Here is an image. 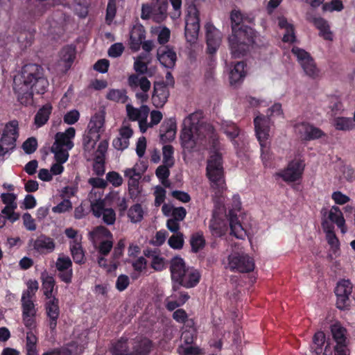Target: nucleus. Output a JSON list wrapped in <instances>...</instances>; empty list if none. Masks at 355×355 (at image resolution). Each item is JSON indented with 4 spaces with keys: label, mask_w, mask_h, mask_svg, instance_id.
I'll use <instances>...</instances> for the list:
<instances>
[{
    "label": "nucleus",
    "mask_w": 355,
    "mask_h": 355,
    "mask_svg": "<svg viewBox=\"0 0 355 355\" xmlns=\"http://www.w3.org/2000/svg\"><path fill=\"white\" fill-rule=\"evenodd\" d=\"M232 35L229 37V45L232 56L239 58L245 55L250 46L254 41V30L242 23V15L239 11L233 10L230 15Z\"/></svg>",
    "instance_id": "nucleus-1"
},
{
    "label": "nucleus",
    "mask_w": 355,
    "mask_h": 355,
    "mask_svg": "<svg viewBox=\"0 0 355 355\" xmlns=\"http://www.w3.org/2000/svg\"><path fill=\"white\" fill-rule=\"evenodd\" d=\"M170 272L173 291H178L180 286L186 288L196 287L201 279V273L194 267L186 265L184 260L174 257L170 263Z\"/></svg>",
    "instance_id": "nucleus-2"
},
{
    "label": "nucleus",
    "mask_w": 355,
    "mask_h": 355,
    "mask_svg": "<svg viewBox=\"0 0 355 355\" xmlns=\"http://www.w3.org/2000/svg\"><path fill=\"white\" fill-rule=\"evenodd\" d=\"M19 84L33 89L38 94H44L49 87L42 67L32 63L25 64L21 68Z\"/></svg>",
    "instance_id": "nucleus-3"
},
{
    "label": "nucleus",
    "mask_w": 355,
    "mask_h": 355,
    "mask_svg": "<svg viewBox=\"0 0 355 355\" xmlns=\"http://www.w3.org/2000/svg\"><path fill=\"white\" fill-rule=\"evenodd\" d=\"M206 175L210 181L211 187L217 196L226 189L223 157L220 153L215 152L207 160Z\"/></svg>",
    "instance_id": "nucleus-4"
},
{
    "label": "nucleus",
    "mask_w": 355,
    "mask_h": 355,
    "mask_svg": "<svg viewBox=\"0 0 355 355\" xmlns=\"http://www.w3.org/2000/svg\"><path fill=\"white\" fill-rule=\"evenodd\" d=\"M153 347V343L147 338L137 342L130 350L128 339L121 338L112 344L110 352L112 355H150Z\"/></svg>",
    "instance_id": "nucleus-5"
},
{
    "label": "nucleus",
    "mask_w": 355,
    "mask_h": 355,
    "mask_svg": "<svg viewBox=\"0 0 355 355\" xmlns=\"http://www.w3.org/2000/svg\"><path fill=\"white\" fill-rule=\"evenodd\" d=\"M291 52L297 58V62L306 76L313 79L319 76L320 70L309 52L298 46H293Z\"/></svg>",
    "instance_id": "nucleus-6"
},
{
    "label": "nucleus",
    "mask_w": 355,
    "mask_h": 355,
    "mask_svg": "<svg viewBox=\"0 0 355 355\" xmlns=\"http://www.w3.org/2000/svg\"><path fill=\"white\" fill-rule=\"evenodd\" d=\"M200 31V12L196 6L191 7L185 19L184 36L190 44L196 42Z\"/></svg>",
    "instance_id": "nucleus-7"
},
{
    "label": "nucleus",
    "mask_w": 355,
    "mask_h": 355,
    "mask_svg": "<svg viewBox=\"0 0 355 355\" xmlns=\"http://www.w3.org/2000/svg\"><path fill=\"white\" fill-rule=\"evenodd\" d=\"M194 116L195 114H191L184 119V127L181 130V146L183 149L187 150L188 153H191L193 151L197 144L193 135V130L194 129H196L195 127V123L193 121Z\"/></svg>",
    "instance_id": "nucleus-8"
},
{
    "label": "nucleus",
    "mask_w": 355,
    "mask_h": 355,
    "mask_svg": "<svg viewBox=\"0 0 355 355\" xmlns=\"http://www.w3.org/2000/svg\"><path fill=\"white\" fill-rule=\"evenodd\" d=\"M105 114L104 111H99L92 116L88 124V133L84 137L83 144L85 146L89 145L92 141H93L92 146H94L96 141L100 139V132L103 131Z\"/></svg>",
    "instance_id": "nucleus-9"
},
{
    "label": "nucleus",
    "mask_w": 355,
    "mask_h": 355,
    "mask_svg": "<svg viewBox=\"0 0 355 355\" xmlns=\"http://www.w3.org/2000/svg\"><path fill=\"white\" fill-rule=\"evenodd\" d=\"M228 268L232 272L248 273L254 268V259L245 254L232 253L227 257Z\"/></svg>",
    "instance_id": "nucleus-10"
},
{
    "label": "nucleus",
    "mask_w": 355,
    "mask_h": 355,
    "mask_svg": "<svg viewBox=\"0 0 355 355\" xmlns=\"http://www.w3.org/2000/svg\"><path fill=\"white\" fill-rule=\"evenodd\" d=\"M304 170V164L301 160L291 161L286 168L276 173L286 182H294L302 178Z\"/></svg>",
    "instance_id": "nucleus-11"
},
{
    "label": "nucleus",
    "mask_w": 355,
    "mask_h": 355,
    "mask_svg": "<svg viewBox=\"0 0 355 355\" xmlns=\"http://www.w3.org/2000/svg\"><path fill=\"white\" fill-rule=\"evenodd\" d=\"M352 288V284L349 279H342L337 283L335 293L337 297L336 305L339 309H345L349 305Z\"/></svg>",
    "instance_id": "nucleus-12"
},
{
    "label": "nucleus",
    "mask_w": 355,
    "mask_h": 355,
    "mask_svg": "<svg viewBox=\"0 0 355 355\" xmlns=\"http://www.w3.org/2000/svg\"><path fill=\"white\" fill-rule=\"evenodd\" d=\"M254 125L256 137L259 142L261 149L268 148V139L269 137L270 127L268 119L264 116H257L254 119Z\"/></svg>",
    "instance_id": "nucleus-13"
},
{
    "label": "nucleus",
    "mask_w": 355,
    "mask_h": 355,
    "mask_svg": "<svg viewBox=\"0 0 355 355\" xmlns=\"http://www.w3.org/2000/svg\"><path fill=\"white\" fill-rule=\"evenodd\" d=\"M207 53L210 55H214L221 43V33L210 23L205 25Z\"/></svg>",
    "instance_id": "nucleus-14"
},
{
    "label": "nucleus",
    "mask_w": 355,
    "mask_h": 355,
    "mask_svg": "<svg viewBox=\"0 0 355 355\" xmlns=\"http://www.w3.org/2000/svg\"><path fill=\"white\" fill-rule=\"evenodd\" d=\"M28 245L33 246V249L40 254L51 253L55 248L54 240L43 234L37 236L36 239H30Z\"/></svg>",
    "instance_id": "nucleus-15"
},
{
    "label": "nucleus",
    "mask_w": 355,
    "mask_h": 355,
    "mask_svg": "<svg viewBox=\"0 0 355 355\" xmlns=\"http://www.w3.org/2000/svg\"><path fill=\"white\" fill-rule=\"evenodd\" d=\"M44 308L49 321V329L51 331H54L57 327L58 320L60 313L58 298L51 297V299L46 300Z\"/></svg>",
    "instance_id": "nucleus-16"
},
{
    "label": "nucleus",
    "mask_w": 355,
    "mask_h": 355,
    "mask_svg": "<svg viewBox=\"0 0 355 355\" xmlns=\"http://www.w3.org/2000/svg\"><path fill=\"white\" fill-rule=\"evenodd\" d=\"M209 229L212 236L222 237L227 231V220L224 216H220L217 211H214L209 220Z\"/></svg>",
    "instance_id": "nucleus-17"
},
{
    "label": "nucleus",
    "mask_w": 355,
    "mask_h": 355,
    "mask_svg": "<svg viewBox=\"0 0 355 355\" xmlns=\"http://www.w3.org/2000/svg\"><path fill=\"white\" fill-rule=\"evenodd\" d=\"M76 130L73 127L68 128L64 132H58L55 135V142L53 144L55 148L65 147L71 150L73 147L72 139L75 137Z\"/></svg>",
    "instance_id": "nucleus-18"
},
{
    "label": "nucleus",
    "mask_w": 355,
    "mask_h": 355,
    "mask_svg": "<svg viewBox=\"0 0 355 355\" xmlns=\"http://www.w3.org/2000/svg\"><path fill=\"white\" fill-rule=\"evenodd\" d=\"M169 90L164 83H155L152 102L155 107H162L168 101Z\"/></svg>",
    "instance_id": "nucleus-19"
},
{
    "label": "nucleus",
    "mask_w": 355,
    "mask_h": 355,
    "mask_svg": "<svg viewBox=\"0 0 355 355\" xmlns=\"http://www.w3.org/2000/svg\"><path fill=\"white\" fill-rule=\"evenodd\" d=\"M157 58L161 64L168 69H172L177 60L176 53L168 46L159 47L157 51Z\"/></svg>",
    "instance_id": "nucleus-20"
},
{
    "label": "nucleus",
    "mask_w": 355,
    "mask_h": 355,
    "mask_svg": "<svg viewBox=\"0 0 355 355\" xmlns=\"http://www.w3.org/2000/svg\"><path fill=\"white\" fill-rule=\"evenodd\" d=\"M176 121L175 119L171 118L165 120L159 128V139L163 144L172 141L176 134Z\"/></svg>",
    "instance_id": "nucleus-21"
},
{
    "label": "nucleus",
    "mask_w": 355,
    "mask_h": 355,
    "mask_svg": "<svg viewBox=\"0 0 355 355\" xmlns=\"http://www.w3.org/2000/svg\"><path fill=\"white\" fill-rule=\"evenodd\" d=\"M17 122L12 121L6 125L0 139V144L12 150L15 147Z\"/></svg>",
    "instance_id": "nucleus-22"
},
{
    "label": "nucleus",
    "mask_w": 355,
    "mask_h": 355,
    "mask_svg": "<svg viewBox=\"0 0 355 355\" xmlns=\"http://www.w3.org/2000/svg\"><path fill=\"white\" fill-rule=\"evenodd\" d=\"M13 89L17 95V101L21 105L25 106L32 105L33 102V94L35 93V91L21 84H19L15 79L14 80Z\"/></svg>",
    "instance_id": "nucleus-23"
},
{
    "label": "nucleus",
    "mask_w": 355,
    "mask_h": 355,
    "mask_svg": "<svg viewBox=\"0 0 355 355\" xmlns=\"http://www.w3.org/2000/svg\"><path fill=\"white\" fill-rule=\"evenodd\" d=\"M145 37L144 27L141 24L135 25L130 31V48L134 51H139Z\"/></svg>",
    "instance_id": "nucleus-24"
},
{
    "label": "nucleus",
    "mask_w": 355,
    "mask_h": 355,
    "mask_svg": "<svg viewBox=\"0 0 355 355\" xmlns=\"http://www.w3.org/2000/svg\"><path fill=\"white\" fill-rule=\"evenodd\" d=\"M311 21L313 24L315 28L320 31V36L322 37L325 40H333V33L330 31V26L328 21L325 19L321 17H313Z\"/></svg>",
    "instance_id": "nucleus-25"
},
{
    "label": "nucleus",
    "mask_w": 355,
    "mask_h": 355,
    "mask_svg": "<svg viewBox=\"0 0 355 355\" xmlns=\"http://www.w3.org/2000/svg\"><path fill=\"white\" fill-rule=\"evenodd\" d=\"M53 110V106L48 103L42 105L37 112L34 117V123L37 128H41L49 121Z\"/></svg>",
    "instance_id": "nucleus-26"
},
{
    "label": "nucleus",
    "mask_w": 355,
    "mask_h": 355,
    "mask_svg": "<svg viewBox=\"0 0 355 355\" xmlns=\"http://www.w3.org/2000/svg\"><path fill=\"white\" fill-rule=\"evenodd\" d=\"M278 25L280 28L285 29L286 31L282 38L284 42L293 44L296 42L294 26L288 23L286 18L284 17L279 18Z\"/></svg>",
    "instance_id": "nucleus-27"
},
{
    "label": "nucleus",
    "mask_w": 355,
    "mask_h": 355,
    "mask_svg": "<svg viewBox=\"0 0 355 355\" xmlns=\"http://www.w3.org/2000/svg\"><path fill=\"white\" fill-rule=\"evenodd\" d=\"M128 85L132 90H135L137 87H140L141 91L148 92L150 88V82L145 77H139V75L132 74L128 79Z\"/></svg>",
    "instance_id": "nucleus-28"
},
{
    "label": "nucleus",
    "mask_w": 355,
    "mask_h": 355,
    "mask_svg": "<svg viewBox=\"0 0 355 355\" xmlns=\"http://www.w3.org/2000/svg\"><path fill=\"white\" fill-rule=\"evenodd\" d=\"M332 337L336 343V346L347 345V329L340 323H336L331 326Z\"/></svg>",
    "instance_id": "nucleus-29"
},
{
    "label": "nucleus",
    "mask_w": 355,
    "mask_h": 355,
    "mask_svg": "<svg viewBox=\"0 0 355 355\" xmlns=\"http://www.w3.org/2000/svg\"><path fill=\"white\" fill-rule=\"evenodd\" d=\"M22 315H36L37 309L32 300L30 291H25L21 296Z\"/></svg>",
    "instance_id": "nucleus-30"
},
{
    "label": "nucleus",
    "mask_w": 355,
    "mask_h": 355,
    "mask_svg": "<svg viewBox=\"0 0 355 355\" xmlns=\"http://www.w3.org/2000/svg\"><path fill=\"white\" fill-rule=\"evenodd\" d=\"M76 50L73 45H66L60 51V60L64 63L67 70L69 69L76 58Z\"/></svg>",
    "instance_id": "nucleus-31"
},
{
    "label": "nucleus",
    "mask_w": 355,
    "mask_h": 355,
    "mask_svg": "<svg viewBox=\"0 0 355 355\" xmlns=\"http://www.w3.org/2000/svg\"><path fill=\"white\" fill-rule=\"evenodd\" d=\"M328 218L340 229L342 233L345 234L346 232L345 220L338 207L333 206L331 208L329 212Z\"/></svg>",
    "instance_id": "nucleus-32"
},
{
    "label": "nucleus",
    "mask_w": 355,
    "mask_h": 355,
    "mask_svg": "<svg viewBox=\"0 0 355 355\" xmlns=\"http://www.w3.org/2000/svg\"><path fill=\"white\" fill-rule=\"evenodd\" d=\"M70 251L75 263L80 265L85 263V251L83 249L81 243L77 240H73L70 242Z\"/></svg>",
    "instance_id": "nucleus-33"
},
{
    "label": "nucleus",
    "mask_w": 355,
    "mask_h": 355,
    "mask_svg": "<svg viewBox=\"0 0 355 355\" xmlns=\"http://www.w3.org/2000/svg\"><path fill=\"white\" fill-rule=\"evenodd\" d=\"M42 286L44 291V295L45 296L46 299L48 300L51 299V297H56L53 295V291L55 284V281L53 277L48 275L46 273H42Z\"/></svg>",
    "instance_id": "nucleus-34"
},
{
    "label": "nucleus",
    "mask_w": 355,
    "mask_h": 355,
    "mask_svg": "<svg viewBox=\"0 0 355 355\" xmlns=\"http://www.w3.org/2000/svg\"><path fill=\"white\" fill-rule=\"evenodd\" d=\"M246 64L243 61L235 63L230 73V80L232 85L236 84L245 76V67Z\"/></svg>",
    "instance_id": "nucleus-35"
},
{
    "label": "nucleus",
    "mask_w": 355,
    "mask_h": 355,
    "mask_svg": "<svg viewBox=\"0 0 355 355\" xmlns=\"http://www.w3.org/2000/svg\"><path fill=\"white\" fill-rule=\"evenodd\" d=\"M230 234L237 239H243L246 235V231L243 229L239 219L235 216H232L229 221Z\"/></svg>",
    "instance_id": "nucleus-36"
},
{
    "label": "nucleus",
    "mask_w": 355,
    "mask_h": 355,
    "mask_svg": "<svg viewBox=\"0 0 355 355\" xmlns=\"http://www.w3.org/2000/svg\"><path fill=\"white\" fill-rule=\"evenodd\" d=\"M334 126L338 130L350 131L355 128V123L352 118L338 116L334 119Z\"/></svg>",
    "instance_id": "nucleus-37"
},
{
    "label": "nucleus",
    "mask_w": 355,
    "mask_h": 355,
    "mask_svg": "<svg viewBox=\"0 0 355 355\" xmlns=\"http://www.w3.org/2000/svg\"><path fill=\"white\" fill-rule=\"evenodd\" d=\"M191 251L194 253L198 252L205 245V239L202 232H196L191 235L190 239Z\"/></svg>",
    "instance_id": "nucleus-38"
},
{
    "label": "nucleus",
    "mask_w": 355,
    "mask_h": 355,
    "mask_svg": "<svg viewBox=\"0 0 355 355\" xmlns=\"http://www.w3.org/2000/svg\"><path fill=\"white\" fill-rule=\"evenodd\" d=\"M106 98L114 102L125 103L128 96L124 89H112L107 92Z\"/></svg>",
    "instance_id": "nucleus-39"
},
{
    "label": "nucleus",
    "mask_w": 355,
    "mask_h": 355,
    "mask_svg": "<svg viewBox=\"0 0 355 355\" xmlns=\"http://www.w3.org/2000/svg\"><path fill=\"white\" fill-rule=\"evenodd\" d=\"M128 216L133 223L140 222L144 218L141 205L139 203L132 205L128 210Z\"/></svg>",
    "instance_id": "nucleus-40"
},
{
    "label": "nucleus",
    "mask_w": 355,
    "mask_h": 355,
    "mask_svg": "<svg viewBox=\"0 0 355 355\" xmlns=\"http://www.w3.org/2000/svg\"><path fill=\"white\" fill-rule=\"evenodd\" d=\"M171 167V166H168V165L163 164V165L158 166L155 171L157 177L165 187H168L170 185L168 178L170 175L169 168Z\"/></svg>",
    "instance_id": "nucleus-41"
},
{
    "label": "nucleus",
    "mask_w": 355,
    "mask_h": 355,
    "mask_svg": "<svg viewBox=\"0 0 355 355\" xmlns=\"http://www.w3.org/2000/svg\"><path fill=\"white\" fill-rule=\"evenodd\" d=\"M72 261L68 256L60 255L55 262V268L58 272L72 270Z\"/></svg>",
    "instance_id": "nucleus-42"
},
{
    "label": "nucleus",
    "mask_w": 355,
    "mask_h": 355,
    "mask_svg": "<svg viewBox=\"0 0 355 355\" xmlns=\"http://www.w3.org/2000/svg\"><path fill=\"white\" fill-rule=\"evenodd\" d=\"M163 164L168 166L174 165V148L171 145H164L162 148Z\"/></svg>",
    "instance_id": "nucleus-43"
},
{
    "label": "nucleus",
    "mask_w": 355,
    "mask_h": 355,
    "mask_svg": "<svg viewBox=\"0 0 355 355\" xmlns=\"http://www.w3.org/2000/svg\"><path fill=\"white\" fill-rule=\"evenodd\" d=\"M325 341V335L322 331L316 332L313 338V343L315 345L314 352L317 355H320L322 352V346ZM313 349V347H312Z\"/></svg>",
    "instance_id": "nucleus-44"
},
{
    "label": "nucleus",
    "mask_w": 355,
    "mask_h": 355,
    "mask_svg": "<svg viewBox=\"0 0 355 355\" xmlns=\"http://www.w3.org/2000/svg\"><path fill=\"white\" fill-rule=\"evenodd\" d=\"M168 244L169 246L175 250H180L184 245V238L183 234L181 232H177L173 234L168 240Z\"/></svg>",
    "instance_id": "nucleus-45"
},
{
    "label": "nucleus",
    "mask_w": 355,
    "mask_h": 355,
    "mask_svg": "<svg viewBox=\"0 0 355 355\" xmlns=\"http://www.w3.org/2000/svg\"><path fill=\"white\" fill-rule=\"evenodd\" d=\"M69 150L62 148H55L53 146L51 148V151L54 154L55 159L57 162L65 163L69 158Z\"/></svg>",
    "instance_id": "nucleus-46"
},
{
    "label": "nucleus",
    "mask_w": 355,
    "mask_h": 355,
    "mask_svg": "<svg viewBox=\"0 0 355 355\" xmlns=\"http://www.w3.org/2000/svg\"><path fill=\"white\" fill-rule=\"evenodd\" d=\"M181 338L185 345H192L194 340L197 338L196 329H186L183 330Z\"/></svg>",
    "instance_id": "nucleus-47"
},
{
    "label": "nucleus",
    "mask_w": 355,
    "mask_h": 355,
    "mask_svg": "<svg viewBox=\"0 0 355 355\" xmlns=\"http://www.w3.org/2000/svg\"><path fill=\"white\" fill-rule=\"evenodd\" d=\"M125 248V239H119L114 248L111 258H112L113 259H116V260L120 261V259L123 256Z\"/></svg>",
    "instance_id": "nucleus-48"
},
{
    "label": "nucleus",
    "mask_w": 355,
    "mask_h": 355,
    "mask_svg": "<svg viewBox=\"0 0 355 355\" xmlns=\"http://www.w3.org/2000/svg\"><path fill=\"white\" fill-rule=\"evenodd\" d=\"M22 148L28 155L33 153L37 148V140L33 137L28 138L24 141Z\"/></svg>",
    "instance_id": "nucleus-49"
},
{
    "label": "nucleus",
    "mask_w": 355,
    "mask_h": 355,
    "mask_svg": "<svg viewBox=\"0 0 355 355\" xmlns=\"http://www.w3.org/2000/svg\"><path fill=\"white\" fill-rule=\"evenodd\" d=\"M116 13V6L115 0H109L106 9V15L105 20L108 24H110L111 22L115 17Z\"/></svg>",
    "instance_id": "nucleus-50"
},
{
    "label": "nucleus",
    "mask_w": 355,
    "mask_h": 355,
    "mask_svg": "<svg viewBox=\"0 0 355 355\" xmlns=\"http://www.w3.org/2000/svg\"><path fill=\"white\" fill-rule=\"evenodd\" d=\"M72 209V203L69 199H64L52 208V211L62 214Z\"/></svg>",
    "instance_id": "nucleus-51"
},
{
    "label": "nucleus",
    "mask_w": 355,
    "mask_h": 355,
    "mask_svg": "<svg viewBox=\"0 0 355 355\" xmlns=\"http://www.w3.org/2000/svg\"><path fill=\"white\" fill-rule=\"evenodd\" d=\"M178 352L180 355H200L201 349L198 346L184 347L181 345L178 348Z\"/></svg>",
    "instance_id": "nucleus-52"
},
{
    "label": "nucleus",
    "mask_w": 355,
    "mask_h": 355,
    "mask_svg": "<svg viewBox=\"0 0 355 355\" xmlns=\"http://www.w3.org/2000/svg\"><path fill=\"white\" fill-rule=\"evenodd\" d=\"M106 181L114 187H120L123 184L121 175L116 171H110L106 174Z\"/></svg>",
    "instance_id": "nucleus-53"
},
{
    "label": "nucleus",
    "mask_w": 355,
    "mask_h": 355,
    "mask_svg": "<svg viewBox=\"0 0 355 355\" xmlns=\"http://www.w3.org/2000/svg\"><path fill=\"white\" fill-rule=\"evenodd\" d=\"M324 135V133L323 132V131L321 129H320L317 127H315L313 125H311L307 135H306V137H304V141L314 140V139H320Z\"/></svg>",
    "instance_id": "nucleus-54"
},
{
    "label": "nucleus",
    "mask_w": 355,
    "mask_h": 355,
    "mask_svg": "<svg viewBox=\"0 0 355 355\" xmlns=\"http://www.w3.org/2000/svg\"><path fill=\"white\" fill-rule=\"evenodd\" d=\"M1 198L6 206L17 209V205L16 202L17 196L12 193H4L1 195Z\"/></svg>",
    "instance_id": "nucleus-55"
},
{
    "label": "nucleus",
    "mask_w": 355,
    "mask_h": 355,
    "mask_svg": "<svg viewBox=\"0 0 355 355\" xmlns=\"http://www.w3.org/2000/svg\"><path fill=\"white\" fill-rule=\"evenodd\" d=\"M113 248L112 240H104L100 242L98 252L101 255L107 256Z\"/></svg>",
    "instance_id": "nucleus-56"
},
{
    "label": "nucleus",
    "mask_w": 355,
    "mask_h": 355,
    "mask_svg": "<svg viewBox=\"0 0 355 355\" xmlns=\"http://www.w3.org/2000/svg\"><path fill=\"white\" fill-rule=\"evenodd\" d=\"M343 4L341 0H331L330 3H324L322 9L324 11H341L343 9Z\"/></svg>",
    "instance_id": "nucleus-57"
},
{
    "label": "nucleus",
    "mask_w": 355,
    "mask_h": 355,
    "mask_svg": "<svg viewBox=\"0 0 355 355\" xmlns=\"http://www.w3.org/2000/svg\"><path fill=\"white\" fill-rule=\"evenodd\" d=\"M93 171L98 176H102L105 173V162L102 157L97 156L94 159Z\"/></svg>",
    "instance_id": "nucleus-58"
},
{
    "label": "nucleus",
    "mask_w": 355,
    "mask_h": 355,
    "mask_svg": "<svg viewBox=\"0 0 355 355\" xmlns=\"http://www.w3.org/2000/svg\"><path fill=\"white\" fill-rule=\"evenodd\" d=\"M130 284V279L126 275H120L116 281V288L121 292L125 291Z\"/></svg>",
    "instance_id": "nucleus-59"
},
{
    "label": "nucleus",
    "mask_w": 355,
    "mask_h": 355,
    "mask_svg": "<svg viewBox=\"0 0 355 355\" xmlns=\"http://www.w3.org/2000/svg\"><path fill=\"white\" fill-rule=\"evenodd\" d=\"M23 223L25 228L28 231H35L37 228L35 220L32 216L26 212L22 216Z\"/></svg>",
    "instance_id": "nucleus-60"
},
{
    "label": "nucleus",
    "mask_w": 355,
    "mask_h": 355,
    "mask_svg": "<svg viewBox=\"0 0 355 355\" xmlns=\"http://www.w3.org/2000/svg\"><path fill=\"white\" fill-rule=\"evenodd\" d=\"M103 220L108 225H113L116 220V214L112 208H107L103 213Z\"/></svg>",
    "instance_id": "nucleus-61"
},
{
    "label": "nucleus",
    "mask_w": 355,
    "mask_h": 355,
    "mask_svg": "<svg viewBox=\"0 0 355 355\" xmlns=\"http://www.w3.org/2000/svg\"><path fill=\"white\" fill-rule=\"evenodd\" d=\"M155 205L159 207L164 202L166 198V190L163 187L157 186L155 188Z\"/></svg>",
    "instance_id": "nucleus-62"
},
{
    "label": "nucleus",
    "mask_w": 355,
    "mask_h": 355,
    "mask_svg": "<svg viewBox=\"0 0 355 355\" xmlns=\"http://www.w3.org/2000/svg\"><path fill=\"white\" fill-rule=\"evenodd\" d=\"M80 118V114L78 110H73L69 112H68L64 116V121L67 124L72 125L76 123Z\"/></svg>",
    "instance_id": "nucleus-63"
},
{
    "label": "nucleus",
    "mask_w": 355,
    "mask_h": 355,
    "mask_svg": "<svg viewBox=\"0 0 355 355\" xmlns=\"http://www.w3.org/2000/svg\"><path fill=\"white\" fill-rule=\"evenodd\" d=\"M311 124L307 122H302L297 123L295 126V132L300 135V138L304 140V137L307 135Z\"/></svg>",
    "instance_id": "nucleus-64"
}]
</instances>
